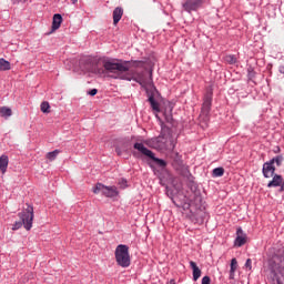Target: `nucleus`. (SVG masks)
<instances>
[{"label":"nucleus","mask_w":284,"mask_h":284,"mask_svg":"<svg viewBox=\"0 0 284 284\" xmlns=\"http://www.w3.org/2000/svg\"><path fill=\"white\" fill-rule=\"evenodd\" d=\"M97 92H99V90L92 89L91 91H89V94L90 97H97Z\"/></svg>","instance_id":"obj_28"},{"label":"nucleus","mask_w":284,"mask_h":284,"mask_svg":"<svg viewBox=\"0 0 284 284\" xmlns=\"http://www.w3.org/2000/svg\"><path fill=\"white\" fill-rule=\"evenodd\" d=\"M170 284H175V283H174V280H171V281H170Z\"/></svg>","instance_id":"obj_36"},{"label":"nucleus","mask_w":284,"mask_h":284,"mask_svg":"<svg viewBox=\"0 0 284 284\" xmlns=\"http://www.w3.org/2000/svg\"><path fill=\"white\" fill-rule=\"evenodd\" d=\"M225 174V169H223V166L220 168H215L212 171V176L214 179L219 178V176H223Z\"/></svg>","instance_id":"obj_21"},{"label":"nucleus","mask_w":284,"mask_h":284,"mask_svg":"<svg viewBox=\"0 0 284 284\" xmlns=\"http://www.w3.org/2000/svg\"><path fill=\"white\" fill-rule=\"evenodd\" d=\"M61 23H63V17L61 13L53 14L52 30H59L61 28Z\"/></svg>","instance_id":"obj_13"},{"label":"nucleus","mask_w":284,"mask_h":284,"mask_svg":"<svg viewBox=\"0 0 284 284\" xmlns=\"http://www.w3.org/2000/svg\"><path fill=\"white\" fill-rule=\"evenodd\" d=\"M134 150H138L140 154H143V156H146L148 159H151L158 165V168H161V170H165L168 168V162L163 159L156 158V155L152 152V150L148 149L145 144L141 142H136L133 144Z\"/></svg>","instance_id":"obj_4"},{"label":"nucleus","mask_w":284,"mask_h":284,"mask_svg":"<svg viewBox=\"0 0 284 284\" xmlns=\"http://www.w3.org/2000/svg\"><path fill=\"white\" fill-rule=\"evenodd\" d=\"M237 267H239V262L234 257V258L231 260V270H232V272H236Z\"/></svg>","instance_id":"obj_24"},{"label":"nucleus","mask_w":284,"mask_h":284,"mask_svg":"<svg viewBox=\"0 0 284 284\" xmlns=\"http://www.w3.org/2000/svg\"><path fill=\"white\" fill-rule=\"evenodd\" d=\"M190 267L193 271V281H197L201 278V268L196 265V262L191 261Z\"/></svg>","instance_id":"obj_15"},{"label":"nucleus","mask_w":284,"mask_h":284,"mask_svg":"<svg viewBox=\"0 0 284 284\" xmlns=\"http://www.w3.org/2000/svg\"><path fill=\"white\" fill-rule=\"evenodd\" d=\"M213 91L212 89H209L204 95V101L202 104V110H201V119L203 121H207V116H210V112L212 111V97H213Z\"/></svg>","instance_id":"obj_8"},{"label":"nucleus","mask_w":284,"mask_h":284,"mask_svg":"<svg viewBox=\"0 0 284 284\" xmlns=\"http://www.w3.org/2000/svg\"><path fill=\"white\" fill-rule=\"evenodd\" d=\"M278 71L281 72V74H284V64L280 65Z\"/></svg>","instance_id":"obj_33"},{"label":"nucleus","mask_w":284,"mask_h":284,"mask_svg":"<svg viewBox=\"0 0 284 284\" xmlns=\"http://www.w3.org/2000/svg\"><path fill=\"white\" fill-rule=\"evenodd\" d=\"M121 19H123V8L116 7L113 10V26H118Z\"/></svg>","instance_id":"obj_12"},{"label":"nucleus","mask_w":284,"mask_h":284,"mask_svg":"<svg viewBox=\"0 0 284 284\" xmlns=\"http://www.w3.org/2000/svg\"><path fill=\"white\" fill-rule=\"evenodd\" d=\"M72 1V3H77V1H79V0H71Z\"/></svg>","instance_id":"obj_37"},{"label":"nucleus","mask_w":284,"mask_h":284,"mask_svg":"<svg viewBox=\"0 0 284 284\" xmlns=\"http://www.w3.org/2000/svg\"><path fill=\"white\" fill-rule=\"evenodd\" d=\"M246 270H252V260L247 258L245 262Z\"/></svg>","instance_id":"obj_27"},{"label":"nucleus","mask_w":284,"mask_h":284,"mask_svg":"<svg viewBox=\"0 0 284 284\" xmlns=\"http://www.w3.org/2000/svg\"><path fill=\"white\" fill-rule=\"evenodd\" d=\"M119 185H121V189H122V190H125V187H128V180L121 179V180L119 181Z\"/></svg>","instance_id":"obj_25"},{"label":"nucleus","mask_w":284,"mask_h":284,"mask_svg":"<svg viewBox=\"0 0 284 284\" xmlns=\"http://www.w3.org/2000/svg\"><path fill=\"white\" fill-rule=\"evenodd\" d=\"M8 163H10V159L8 155L3 154L0 156V171L2 174H6L8 172Z\"/></svg>","instance_id":"obj_14"},{"label":"nucleus","mask_w":284,"mask_h":284,"mask_svg":"<svg viewBox=\"0 0 284 284\" xmlns=\"http://www.w3.org/2000/svg\"><path fill=\"white\" fill-rule=\"evenodd\" d=\"M274 152H275V154H278V152H281V148L276 146V150Z\"/></svg>","instance_id":"obj_35"},{"label":"nucleus","mask_w":284,"mask_h":284,"mask_svg":"<svg viewBox=\"0 0 284 284\" xmlns=\"http://www.w3.org/2000/svg\"><path fill=\"white\" fill-rule=\"evenodd\" d=\"M0 116H2V119H10V116H12V109L8 106L0 108Z\"/></svg>","instance_id":"obj_17"},{"label":"nucleus","mask_w":284,"mask_h":284,"mask_svg":"<svg viewBox=\"0 0 284 284\" xmlns=\"http://www.w3.org/2000/svg\"><path fill=\"white\" fill-rule=\"evenodd\" d=\"M149 103L151 104L152 110H154V112H161V108L159 105V102H156V100L154 99V95H151L149 98Z\"/></svg>","instance_id":"obj_19"},{"label":"nucleus","mask_w":284,"mask_h":284,"mask_svg":"<svg viewBox=\"0 0 284 284\" xmlns=\"http://www.w3.org/2000/svg\"><path fill=\"white\" fill-rule=\"evenodd\" d=\"M28 0H12V3L13 4H17V3H26Z\"/></svg>","instance_id":"obj_32"},{"label":"nucleus","mask_w":284,"mask_h":284,"mask_svg":"<svg viewBox=\"0 0 284 284\" xmlns=\"http://www.w3.org/2000/svg\"><path fill=\"white\" fill-rule=\"evenodd\" d=\"M267 187H280L278 192H284L283 175L274 174L272 180L267 183Z\"/></svg>","instance_id":"obj_10"},{"label":"nucleus","mask_w":284,"mask_h":284,"mask_svg":"<svg viewBox=\"0 0 284 284\" xmlns=\"http://www.w3.org/2000/svg\"><path fill=\"white\" fill-rule=\"evenodd\" d=\"M236 273V271H232V268L230 270V280L234 281V274Z\"/></svg>","instance_id":"obj_30"},{"label":"nucleus","mask_w":284,"mask_h":284,"mask_svg":"<svg viewBox=\"0 0 284 284\" xmlns=\"http://www.w3.org/2000/svg\"><path fill=\"white\" fill-rule=\"evenodd\" d=\"M236 239L234 241V245L235 247H243V245H245V243H247V234H245L243 232V229H237L236 231Z\"/></svg>","instance_id":"obj_11"},{"label":"nucleus","mask_w":284,"mask_h":284,"mask_svg":"<svg viewBox=\"0 0 284 284\" xmlns=\"http://www.w3.org/2000/svg\"><path fill=\"white\" fill-rule=\"evenodd\" d=\"M150 168H154L152 164H150Z\"/></svg>","instance_id":"obj_39"},{"label":"nucleus","mask_w":284,"mask_h":284,"mask_svg":"<svg viewBox=\"0 0 284 284\" xmlns=\"http://www.w3.org/2000/svg\"><path fill=\"white\" fill-rule=\"evenodd\" d=\"M59 154H61V151L59 149H55L54 151L48 152L45 158L49 161H54L57 159V156H59Z\"/></svg>","instance_id":"obj_20"},{"label":"nucleus","mask_w":284,"mask_h":284,"mask_svg":"<svg viewBox=\"0 0 284 284\" xmlns=\"http://www.w3.org/2000/svg\"><path fill=\"white\" fill-rule=\"evenodd\" d=\"M11 65H10V61H7L3 58H0V72H6L8 70H10Z\"/></svg>","instance_id":"obj_18"},{"label":"nucleus","mask_w":284,"mask_h":284,"mask_svg":"<svg viewBox=\"0 0 284 284\" xmlns=\"http://www.w3.org/2000/svg\"><path fill=\"white\" fill-rule=\"evenodd\" d=\"M40 110L41 112H43L44 114H50V103L49 102H42L40 105Z\"/></svg>","instance_id":"obj_22"},{"label":"nucleus","mask_w":284,"mask_h":284,"mask_svg":"<svg viewBox=\"0 0 284 284\" xmlns=\"http://www.w3.org/2000/svg\"><path fill=\"white\" fill-rule=\"evenodd\" d=\"M144 143L148 148L159 150L160 152L165 150L166 152H172L174 148H176V141L174 140V136H172L169 128H166V135L160 134L158 138L145 140Z\"/></svg>","instance_id":"obj_2"},{"label":"nucleus","mask_w":284,"mask_h":284,"mask_svg":"<svg viewBox=\"0 0 284 284\" xmlns=\"http://www.w3.org/2000/svg\"><path fill=\"white\" fill-rule=\"evenodd\" d=\"M21 221L16 222L12 226V231L21 230L24 227L28 232L32 230V223L34 221V207L30 204H27V209L18 214Z\"/></svg>","instance_id":"obj_3"},{"label":"nucleus","mask_w":284,"mask_h":284,"mask_svg":"<svg viewBox=\"0 0 284 284\" xmlns=\"http://www.w3.org/2000/svg\"><path fill=\"white\" fill-rule=\"evenodd\" d=\"M248 79H254V70L248 69Z\"/></svg>","instance_id":"obj_31"},{"label":"nucleus","mask_w":284,"mask_h":284,"mask_svg":"<svg viewBox=\"0 0 284 284\" xmlns=\"http://www.w3.org/2000/svg\"><path fill=\"white\" fill-rule=\"evenodd\" d=\"M205 3V0H185L182 3V8L184 12H187L189 14L192 12H196L197 10H201Z\"/></svg>","instance_id":"obj_9"},{"label":"nucleus","mask_w":284,"mask_h":284,"mask_svg":"<svg viewBox=\"0 0 284 284\" xmlns=\"http://www.w3.org/2000/svg\"><path fill=\"white\" fill-rule=\"evenodd\" d=\"M104 70L111 74V79H120L121 81H135L140 85H144V72L130 71V67L125 62H115L114 60L103 61Z\"/></svg>","instance_id":"obj_1"},{"label":"nucleus","mask_w":284,"mask_h":284,"mask_svg":"<svg viewBox=\"0 0 284 284\" xmlns=\"http://www.w3.org/2000/svg\"><path fill=\"white\" fill-rule=\"evenodd\" d=\"M166 121H168V123H170V121H172V114H169V115L166 116Z\"/></svg>","instance_id":"obj_34"},{"label":"nucleus","mask_w":284,"mask_h":284,"mask_svg":"<svg viewBox=\"0 0 284 284\" xmlns=\"http://www.w3.org/2000/svg\"><path fill=\"white\" fill-rule=\"evenodd\" d=\"M93 194L102 193L106 199H114L119 196V189L116 186H105L103 183H97V185L92 189Z\"/></svg>","instance_id":"obj_7"},{"label":"nucleus","mask_w":284,"mask_h":284,"mask_svg":"<svg viewBox=\"0 0 284 284\" xmlns=\"http://www.w3.org/2000/svg\"><path fill=\"white\" fill-rule=\"evenodd\" d=\"M195 223H197L199 225H203V216H200L195 220Z\"/></svg>","instance_id":"obj_29"},{"label":"nucleus","mask_w":284,"mask_h":284,"mask_svg":"<svg viewBox=\"0 0 284 284\" xmlns=\"http://www.w3.org/2000/svg\"><path fill=\"white\" fill-rule=\"evenodd\" d=\"M281 168L283 165V155H277L270 161L265 162L262 168V174L264 179H272L276 172V166Z\"/></svg>","instance_id":"obj_6"},{"label":"nucleus","mask_w":284,"mask_h":284,"mask_svg":"<svg viewBox=\"0 0 284 284\" xmlns=\"http://www.w3.org/2000/svg\"><path fill=\"white\" fill-rule=\"evenodd\" d=\"M124 64L128 65L129 70L131 68H145V62L143 61H136V60H131V61H124Z\"/></svg>","instance_id":"obj_16"},{"label":"nucleus","mask_w":284,"mask_h":284,"mask_svg":"<svg viewBox=\"0 0 284 284\" xmlns=\"http://www.w3.org/2000/svg\"><path fill=\"white\" fill-rule=\"evenodd\" d=\"M224 61H226V63H229L230 65H234V63H236V55H225Z\"/></svg>","instance_id":"obj_23"},{"label":"nucleus","mask_w":284,"mask_h":284,"mask_svg":"<svg viewBox=\"0 0 284 284\" xmlns=\"http://www.w3.org/2000/svg\"><path fill=\"white\" fill-rule=\"evenodd\" d=\"M115 262L120 267H130V246L125 244H119L115 248Z\"/></svg>","instance_id":"obj_5"},{"label":"nucleus","mask_w":284,"mask_h":284,"mask_svg":"<svg viewBox=\"0 0 284 284\" xmlns=\"http://www.w3.org/2000/svg\"><path fill=\"white\" fill-rule=\"evenodd\" d=\"M212 283V278H210V276H204L203 278H202V284H211Z\"/></svg>","instance_id":"obj_26"},{"label":"nucleus","mask_w":284,"mask_h":284,"mask_svg":"<svg viewBox=\"0 0 284 284\" xmlns=\"http://www.w3.org/2000/svg\"><path fill=\"white\" fill-rule=\"evenodd\" d=\"M118 154H121V151L116 150Z\"/></svg>","instance_id":"obj_38"}]
</instances>
